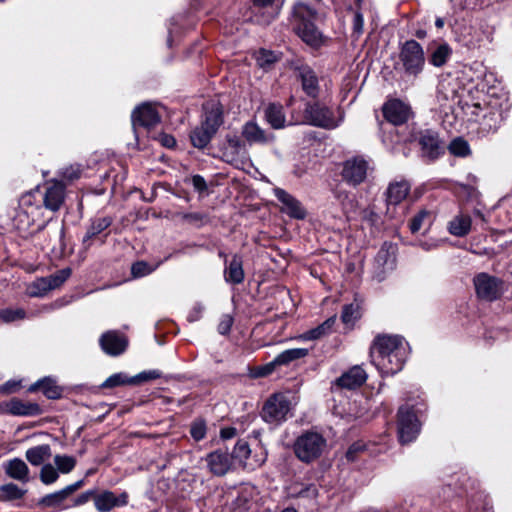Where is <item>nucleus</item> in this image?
<instances>
[{
	"label": "nucleus",
	"instance_id": "1",
	"mask_svg": "<svg viewBox=\"0 0 512 512\" xmlns=\"http://www.w3.org/2000/svg\"><path fill=\"white\" fill-rule=\"evenodd\" d=\"M316 17V10L303 2H298L293 7V29L305 43L311 46H318L322 39V34L314 23Z\"/></svg>",
	"mask_w": 512,
	"mask_h": 512
},
{
	"label": "nucleus",
	"instance_id": "2",
	"mask_svg": "<svg viewBox=\"0 0 512 512\" xmlns=\"http://www.w3.org/2000/svg\"><path fill=\"white\" fill-rule=\"evenodd\" d=\"M327 447V440L318 432L306 431L293 444L295 456L303 463L310 464L319 459Z\"/></svg>",
	"mask_w": 512,
	"mask_h": 512
},
{
	"label": "nucleus",
	"instance_id": "3",
	"mask_svg": "<svg viewBox=\"0 0 512 512\" xmlns=\"http://www.w3.org/2000/svg\"><path fill=\"white\" fill-rule=\"evenodd\" d=\"M291 411L288 397L282 393L270 396L264 403L261 411L262 419L272 425H279L287 420Z\"/></svg>",
	"mask_w": 512,
	"mask_h": 512
},
{
	"label": "nucleus",
	"instance_id": "4",
	"mask_svg": "<svg viewBox=\"0 0 512 512\" xmlns=\"http://www.w3.org/2000/svg\"><path fill=\"white\" fill-rule=\"evenodd\" d=\"M399 57L406 74L417 76L422 72L425 57L423 48L417 41H406L401 47Z\"/></svg>",
	"mask_w": 512,
	"mask_h": 512
},
{
	"label": "nucleus",
	"instance_id": "5",
	"mask_svg": "<svg viewBox=\"0 0 512 512\" xmlns=\"http://www.w3.org/2000/svg\"><path fill=\"white\" fill-rule=\"evenodd\" d=\"M84 480H78L66 487L49 493L40 498L38 504L42 508L52 509L54 511H63L70 509V497L84 485Z\"/></svg>",
	"mask_w": 512,
	"mask_h": 512
},
{
	"label": "nucleus",
	"instance_id": "6",
	"mask_svg": "<svg viewBox=\"0 0 512 512\" xmlns=\"http://www.w3.org/2000/svg\"><path fill=\"white\" fill-rule=\"evenodd\" d=\"M473 283L477 297L484 301H495L504 292V282L485 272L475 275Z\"/></svg>",
	"mask_w": 512,
	"mask_h": 512
},
{
	"label": "nucleus",
	"instance_id": "7",
	"mask_svg": "<svg viewBox=\"0 0 512 512\" xmlns=\"http://www.w3.org/2000/svg\"><path fill=\"white\" fill-rule=\"evenodd\" d=\"M420 432V423L412 407L401 406L398 410V437L402 444L416 439Z\"/></svg>",
	"mask_w": 512,
	"mask_h": 512
},
{
	"label": "nucleus",
	"instance_id": "8",
	"mask_svg": "<svg viewBox=\"0 0 512 512\" xmlns=\"http://www.w3.org/2000/svg\"><path fill=\"white\" fill-rule=\"evenodd\" d=\"M230 456L232 461H238L240 465L248 470H255L262 466L267 459V453L262 447H260L259 452H255L251 456V449L245 440L237 441Z\"/></svg>",
	"mask_w": 512,
	"mask_h": 512
},
{
	"label": "nucleus",
	"instance_id": "9",
	"mask_svg": "<svg viewBox=\"0 0 512 512\" xmlns=\"http://www.w3.org/2000/svg\"><path fill=\"white\" fill-rule=\"evenodd\" d=\"M300 123L332 129L337 126L332 111L319 103H307Z\"/></svg>",
	"mask_w": 512,
	"mask_h": 512
},
{
	"label": "nucleus",
	"instance_id": "10",
	"mask_svg": "<svg viewBox=\"0 0 512 512\" xmlns=\"http://www.w3.org/2000/svg\"><path fill=\"white\" fill-rule=\"evenodd\" d=\"M383 353L370 355L372 364L382 376H392L403 369L407 359V355H404V352L400 350L398 354L396 353L392 356Z\"/></svg>",
	"mask_w": 512,
	"mask_h": 512
},
{
	"label": "nucleus",
	"instance_id": "11",
	"mask_svg": "<svg viewBox=\"0 0 512 512\" xmlns=\"http://www.w3.org/2000/svg\"><path fill=\"white\" fill-rule=\"evenodd\" d=\"M410 184L406 180L391 182L385 192L386 197V215L390 219L397 218L396 207L400 205L410 192Z\"/></svg>",
	"mask_w": 512,
	"mask_h": 512
},
{
	"label": "nucleus",
	"instance_id": "12",
	"mask_svg": "<svg viewBox=\"0 0 512 512\" xmlns=\"http://www.w3.org/2000/svg\"><path fill=\"white\" fill-rule=\"evenodd\" d=\"M404 352L408 355V344L403 337L398 335H378L370 348V355L384 352L383 354L393 355Z\"/></svg>",
	"mask_w": 512,
	"mask_h": 512
},
{
	"label": "nucleus",
	"instance_id": "13",
	"mask_svg": "<svg viewBox=\"0 0 512 512\" xmlns=\"http://www.w3.org/2000/svg\"><path fill=\"white\" fill-rule=\"evenodd\" d=\"M156 103L146 102L136 107L131 115L134 129L138 126L151 128L160 123L161 115Z\"/></svg>",
	"mask_w": 512,
	"mask_h": 512
},
{
	"label": "nucleus",
	"instance_id": "14",
	"mask_svg": "<svg viewBox=\"0 0 512 512\" xmlns=\"http://www.w3.org/2000/svg\"><path fill=\"white\" fill-rule=\"evenodd\" d=\"M368 162L360 156L346 160L343 163V180L352 186H357L365 181L368 172Z\"/></svg>",
	"mask_w": 512,
	"mask_h": 512
},
{
	"label": "nucleus",
	"instance_id": "15",
	"mask_svg": "<svg viewBox=\"0 0 512 512\" xmlns=\"http://www.w3.org/2000/svg\"><path fill=\"white\" fill-rule=\"evenodd\" d=\"M293 70L305 94L312 98L318 97L320 87L315 71L309 65L302 62L295 63Z\"/></svg>",
	"mask_w": 512,
	"mask_h": 512
},
{
	"label": "nucleus",
	"instance_id": "16",
	"mask_svg": "<svg viewBox=\"0 0 512 512\" xmlns=\"http://www.w3.org/2000/svg\"><path fill=\"white\" fill-rule=\"evenodd\" d=\"M382 112L386 121L394 126L406 123L412 116L411 107L399 99L388 100L383 105Z\"/></svg>",
	"mask_w": 512,
	"mask_h": 512
},
{
	"label": "nucleus",
	"instance_id": "17",
	"mask_svg": "<svg viewBox=\"0 0 512 512\" xmlns=\"http://www.w3.org/2000/svg\"><path fill=\"white\" fill-rule=\"evenodd\" d=\"M274 195L281 203V211L290 218L303 220L307 216V211L302 203L293 195L282 188H275Z\"/></svg>",
	"mask_w": 512,
	"mask_h": 512
},
{
	"label": "nucleus",
	"instance_id": "18",
	"mask_svg": "<svg viewBox=\"0 0 512 512\" xmlns=\"http://www.w3.org/2000/svg\"><path fill=\"white\" fill-rule=\"evenodd\" d=\"M99 344L107 355L119 356L126 351L128 339L124 334L116 330H110L101 335Z\"/></svg>",
	"mask_w": 512,
	"mask_h": 512
},
{
	"label": "nucleus",
	"instance_id": "19",
	"mask_svg": "<svg viewBox=\"0 0 512 512\" xmlns=\"http://www.w3.org/2000/svg\"><path fill=\"white\" fill-rule=\"evenodd\" d=\"M43 207L52 212L60 209L65 199V186L59 181H51L41 190Z\"/></svg>",
	"mask_w": 512,
	"mask_h": 512
},
{
	"label": "nucleus",
	"instance_id": "20",
	"mask_svg": "<svg viewBox=\"0 0 512 512\" xmlns=\"http://www.w3.org/2000/svg\"><path fill=\"white\" fill-rule=\"evenodd\" d=\"M128 499V493L125 491L116 495L113 491L104 490L94 495V506L98 512H110L116 507L126 506Z\"/></svg>",
	"mask_w": 512,
	"mask_h": 512
},
{
	"label": "nucleus",
	"instance_id": "21",
	"mask_svg": "<svg viewBox=\"0 0 512 512\" xmlns=\"http://www.w3.org/2000/svg\"><path fill=\"white\" fill-rule=\"evenodd\" d=\"M241 135L250 146L266 145L275 140L273 133L262 129L254 120H250L242 126Z\"/></svg>",
	"mask_w": 512,
	"mask_h": 512
},
{
	"label": "nucleus",
	"instance_id": "22",
	"mask_svg": "<svg viewBox=\"0 0 512 512\" xmlns=\"http://www.w3.org/2000/svg\"><path fill=\"white\" fill-rule=\"evenodd\" d=\"M208 470L214 476H224L232 466V457L225 450H215L205 457Z\"/></svg>",
	"mask_w": 512,
	"mask_h": 512
},
{
	"label": "nucleus",
	"instance_id": "23",
	"mask_svg": "<svg viewBox=\"0 0 512 512\" xmlns=\"http://www.w3.org/2000/svg\"><path fill=\"white\" fill-rule=\"evenodd\" d=\"M396 252L397 246L394 243L384 242L382 244L375 257V263L377 267L381 268V272L377 275L379 280H382V274L394 269L396 264Z\"/></svg>",
	"mask_w": 512,
	"mask_h": 512
},
{
	"label": "nucleus",
	"instance_id": "24",
	"mask_svg": "<svg viewBox=\"0 0 512 512\" xmlns=\"http://www.w3.org/2000/svg\"><path fill=\"white\" fill-rule=\"evenodd\" d=\"M204 119L201 124L216 133L223 124V109L218 101H207L203 105Z\"/></svg>",
	"mask_w": 512,
	"mask_h": 512
},
{
	"label": "nucleus",
	"instance_id": "25",
	"mask_svg": "<svg viewBox=\"0 0 512 512\" xmlns=\"http://www.w3.org/2000/svg\"><path fill=\"white\" fill-rule=\"evenodd\" d=\"M6 411L13 416L32 417L40 415L42 408L36 402L12 398L6 403Z\"/></svg>",
	"mask_w": 512,
	"mask_h": 512
},
{
	"label": "nucleus",
	"instance_id": "26",
	"mask_svg": "<svg viewBox=\"0 0 512 512\" xmlns=\"http://www.w3.org/2000/svg\"><path fill=\"white\" fill-rule=\"evenodd\" d=\"M367 380L366 371L359 365L351 367L344 372L337 380L336 385L346 389H356L363 385Z\"/></svg>",
	"mask_w": 512,
	"mask_h": 512
},
{
	"label": "nucleus",
	"instance_id": "27",
	"mask_svg": "<svg viewBox=\"0 0 512 512\" xmlns=\"http://www.w3.org/2000/svg\"><path fill=\"white\" fill-rule=\"evenodd\" d=\"M419 144L423 156L429 159H435L442 153L438 135L434 131L426 130L422 132L419 138Z\"/></svg>",
	"mask_w": 512,
	"mask_h": 512
},
{
	"label": "nucleus",
	"instance_id": "28",
	"mask_svg": "<svg viewBox=\"0 0 512 512\" xmlns=\"http://www.w3.org/2000/svg\"><path fill=\"white\" fill-rule=\"evenodd\" d=\"M112 224V218L105 217H97L91 220L90 225L87 228V231L82 239V245L85 250H88L91 245L93 239L99 236L102 232L108 229Z\"/></svg>",
	"mask_w": 512,
	"mask_h": 512
},
{
	"label": "nucleus",
	"instance_id": "29",
	"mask_svg": "<svg viewBox=\"0 0 512 512\" xmlns=\"http://www.w3.org/2000/svg\"><path fill=\"white\" fill-rule=\"evenodd\" d=\"M4 471L6 475L21 483H28L30 481V470L27 464L20 458H14L4 464Z\"/></svg>",
	"mask_w": 512,
	"mask_h": 512
},
{
	"label": "nucleus",
	"instance_id": "30",
	"mask_svg": "<svg viewBox=\"0 0 512 512\" xmlns=\"http://www.w3.org/2000/svg\"><path fill=\"white\" fill-rule=\"evenodd\" d=\"M244 270L241 256L238 254L233 255L230 262L226 265L224 270V278L227 283L240 284L244 281Z\"/></svg>",
	"mask_w": 512,
	"mask_h": 512
},
{
	"label": "nucleus",
	"instance_id": "31",
	"mask_svg": "<svg viewBox=\"0 0 512 512\" xmlns=\"http://www.w3.org/2000/svg\"><path fill=\"white\" fill-rule=\"evenodd\" d=\"M247 151L245 142L239 137H232L227 140L224 157L227 162L235 163L246 157Z\"/></svg>",
	"mask_w": 512,
	"mask_h": 512
},
{
	"label": "nucleus",
	"instance_id": "32",
	"mask_svg": "<svg viewBox=\"0 0 512 512\" xmlns=\"http://www.w3.org/2000/svg\"><path fill=\"white\" fill-rule=\"evenodd\" d=\"M265 119L273 129H282L286 125L284 108L280 103H270L264 111Z\"/></svg>",
	"mask_w": 512,
	"mask_h": 512
},
{
	"label": "nucleus",
	"instance_id": "33",
	"mask_svg": "<svg viewBox=\"0 0 512 512\" xmlns=\"http://www.w3.org/2000/svg\"><path fill=\"white\" fill-rule=\"evenodd\" d=\"M30 392L41 390L48 399H58L61 397L62 389L51 377H44L33 383L29 389Z\"/></svg>",
	"mask_w": 512,
	"mask_h": 512
},
{
	"label": "nucleus",
	"instance_id": "34",
	"mask_svg": "<svg viewBox=\"0 0 512 512\" xmlns=\"http://www.w3.org/2000/svg\"><path fill=\"white\" fill-rule=\"evenodd\" d=\"M51 455V447L48 444L31 447L25 453L27 461L33 466L44 465Z\"/></svg>",
	"mask_w": 512,
	"mask_h": 512
},
{
	"label": "nucleus",
	"instance_id": "35",
	"mask_svg": "<svg viewBox=\"0 0 512 512\" xmlns=\"http://www.w3.org/2000/svg\"><path fill=\"white\" fill-rule=\"evenodd\" d=\"M43 207L41 199V189L37 187L35 190L22 195L20 199V208L30 211L31 214L39 211Z\"/></svg>",
	"mask_w": 512,
	"mask_h": 512
},
{
	"label": "nucleus",
	"instance_id": "36",
	"mask_svg": "<svg viewBox=\"0 0 512 512\" xmlns=\"http://www.w3.org/2000/svg\"><path fill=\"white\" fill-rule=\"evenodd\" d=\"M215 134L216 133H214L213 130H210L201 124L191 131L190 140L195 148L203 149L210 143Z\"/></svg>",
	"mask_w": 512,
	"mask_h": 512
},
{
	"label": "nucleus",
	"instance_id": "37",
	"mask_svg": "<svg viewBox=\"0 0 512 512\" xmlns=\"http://www.w3.org/2000/svg\"><path fill=\"white\" fill-rule=\"evenodd\" d=\"M471 224L470 216L459 215L449 222L448 230L454 236L463 237L470 232Z\"/></svg>",
	"mask_w": 512,
	"mask_h": 512
},
{
	"label": "nucleus",
	"instance_id": "38",
	"mask_svg": "<svg viewBox=\"0 0 512 512\" xmlns=\"http://www.w3.org/2000/svg\"><path fill=\"white\" fill-rule=\"evenodd\" d=\"M500 124V113H498L497 111H489L488 113L483 115L479 129L482 135L486 136L491 133H495L499 129Z\"/></svg>",
	"mask_w": 512,
	"mask_h": 512
},
{
	"label": "nucleus",
	"instance_id": "39",
	"mask_svg": "<svg viewBox=\"0 0 512 512\" xmlns=\"http://www.w3.org/2000/svg\"><path fill=\"white\" fill-rule=\"evenodd\" d=\"M308 355V349L305 348H292L287 349L274 358V363L277 366L288 365L289 363L304 358Z\"/></svg>",
	"mask_w": 512,
	"mask_h": 512
},
{
	"label": "nucleus",
	"instance_id": "40",
	"mask_svg": "<svg viewBox=\"0 0 512 512\" xmlns=\"http://www.w3.org/2000/svg\"><path fill=\"white\" fill-rule=\"evenodd\" d=\"M336 322V316H332L328 318L326 321H324L319 326L308 330L304 333L303 337L306 340H316L319 339L327 334H329L332 330V327L334 326Z\"/></svg>",
	"mask_w": 512,
	"mask_h": 512
},
{
	"label": "nucleus",
	"instance_id": "41",
	"mask_svg": "<svg viewBox=\"0 0 512 512\" xmlns=\"http://www.w3.org/2000/svg\"><path fill=\"white\" fill-rule=\"evenodd\" d=\"M26 492V489H22L14 483H7L0 486V499L3 501L20 500Z\"/></svg>",
	"mask_w": 512,
	"mask_h": 512
},
{
	"label": "nucleus",
	"instance_id": "42",
	"mask_svg": "<svg viewBox=\"0 0 512 512\" xmlns=\"http://www.w3.org/2000/svg\"><path fill=\"white\" fill-rule=\"evenodd\" d=\"M448 150L452 155L456 157L464 158L471 155L470 145L468 141L462 137L453 139L448 146Z\"/></svg>",
	"mask_w": 512,
	"mask_h": 512
},
{
	"label": "nucleus",
	"instance_id": "43",
	"mask_svg": "<svg viewBox=\"0 0 512 512\" xmlns=\"http://www.w3.org/2000/svg\"><path fill=\"white\" fill-rule=\"evenodd\" d=\"M451 53L452 50L448 44H441L432 52L429 61L435 67H441L447 62Z\"/></svg>",
	"mask_w": 512,
	"mask_h": 512
},
{
	"label": "nucleus",
	"instance_id": "44",
	"mask_svg": "<svg viewBox=\"0 0 512 512\" xmlns=\"http://www.w3.org/2000/svg\"><path fill=\"white\" fill-rule=\"evenodd\" d=\"M35 217L34 214H31L30 211L19 209L14 218V226L20 232H26L30 226L34 223Z\"/></svg>",
	"mask_w": 512,
	"mask_h": 512
},
{
	"label": "nucleus",
	"instance_id": "45",
	"mask_svg": "<svg viewBox=\"0 0 512 512\" xmlns=\"http://www.w3.org/2000/svg\"><path fill=\"white\" fill-rule=\"evenodd\" d=\"M54 463L59 473L68 474L75 468L76 459L73 456L58 454L54 457Z\"/></svg>",
	"mask_w": 512,
	"mask_h": 512
},
{
	"label": "nucleus",
	"instance_id": "46",
	"mask_svg": "<svg viewBox=\"0 0 512 512\" xmlns=\"http://www.w3.org/2000/svg\"><path fill=\"white\" fill-rule=\"evenodd\" d=\"M432 220L433 215L431 212L427 210H421L412 218L410 222V231L412 233H417L426 222L428 225H430Z\"/></svg>",
	"mask_w": 512,
	"mask_h": 512
},
{
	"label": "nucleus",
	"instance_id": "47",
	"mask_svg": "<svg viewBox=\"0 0 512 512\" xmlns=\"http://www.w3.org/2000/svg\"><path fill=\"white\" fill-rule=\"evenodd\" d=\"M59 474L60 473L55 466L47 463L42 466L39 473V478L43 484L51 485L58 480Z\"/></svg>",
	"mask_w": 512,
	"mask_h": 512
},
{
	"label": "nucleus",
	"instance_id": "48",
	"mask_svg": "<svg viewBox=\"0 0 512 512\" xmlns=\"http://www.w3.org/2000/svg\"><path fill=\"white\" fill-rule=\"evenodd\" d=\"M359 318L360 311L357 304H347L343 307L341 319L345 325L352 326Z\"/></svg>",
	"mask_w": 512,
	"mask_h": 512
},
{
	"label": "nucleus",
	"instance_id": "49",
	"mask_svg": "<svg viewBox=\"0 0 512 512\" xmlns=\"http://www.w3.org/2000/svg\"><path fill=\"white\" fill-rule=\"evenodd\" d=\"M122 385H132L131 377L123 372L115 373L109 376L102 384V388H114Z\"/></svg>",
	"mask_w": 512,
	"mask_h": 512
},
{
	"label": "nucleus",
	"instance_id": "50",
	"mask_svg": "<svg viewBox=\"0 0 512 512\" xmlns=\"http://www.w3.org/2000/svg\"><path fill=\"white\" fill-rule=\"evenodd\" d=\"M53 290L47 277L37 279L29 288V294L33 297L44 296L47 292Z\"/></svg>",
	"mask_w": 512,
	"mask_h": 512
},
{
	"label": "nucleus",
	"instance_id": "51",
	"mask_svg": "<svg viewBox=\"0 0 512 512\" xmlns=\"http://www.w3.org/2000/svg\"><path fill=\"white\" fill-rule=\"evenodd\" d=\"M26 316V313L23 309L17 308V309H11L6 308L0 310V319L6 323L14 322L17 320H22Z\"/></svg>",
	"mask_w": 512,
	"mask_h": 512
},
{
	"label": "nucleus",
	"instance_id": "52",
	"mask_svg": "<svg viewBox=\"0 0 512 512\" xmlns=\"http://www.w3.org/2000/svg\"><path fill=\"white\" fill-rule=\"evenodd\" d=\"M159 264L151 266L145 261L135 262L131 267V273L135 278L144 277L152 273Z\"/></svg>",
	"mask_w": 512,
	"mask_h": 512
},
{
	"label": "nucleus",
	"instance_id": "53",
	"mask_svg": "<svg viewBox=\"0 0 512 512\" xmlns=\"http://www.w3.org/2000/svg\"><path fill=\"white\" fill-rule=\"evenodd\" d=\"M71 275L70 268H64L57 271L55 274L48 276V280L52 289L60 287Z\"/></svg>",
	"mask_w": 512,
	"mask_h": 512
},
{
	"label": "nucleus",
	"instance_id": "54",
	"mask_svg": "<svg viewBox=\"0 0 512 512\" xmlns=\"http://www.w3.org/2000/svg\"><path fill=\"white\" fill-rule=\"evenodd\" d=\"M276 61V54L269 50L261 49L257 55V63L260 67L264 69H268Z\"/></svg>",
	"mask_w": 512,
	"mask_h": 512
},
{
	"label": "nucleus",
	"instance_id": "55",
	"mask_svg": "<svg viewBox=\"0 0 512 512\" xmlns=\"http://www.w3.org/2000/svg\"><path fill=\"white\" fill-rule=\"evenodd\" d=\"M161 377V372L159 370H148L143 371L133 377H131V384L138 385L143 382H148L150 380L158 379Z\"/></svg>",
	"mask_w": 512,
	"mask_h": 512
},
{
	"label": "nucleus",
	"instance_id": "56",
	"mask_svg": "<svg viewBox=\"0 0 512 512\" xmlns=\"http://www.w3.org/2000/svg\"><path fill=\"white\" fill-rule=\"evenodd\" d=\"M207 432L206 423L203 420L194 421L190 427L191 437L195 441H201L205 438Z\"/></svg>",
	"mask_w": 512,
	"mask_h": 512
},
{
	"label": "nucleus",
	"instance_id": "57",
	"mask_svg": "<svg viewBox=\"0 0 512 512\" xmlns=\"http://www.w3.org/2000/svg\"><path fill=\"white\" fill-rule=\"evenodd\" d=\"M96 494L95 490H87L77 497H70V509L78 506H82L89 502L91 499L94 500V495Z\"/></svg>",
	"mask_w": 512,
	"mask_h": 512
},
{
	"label": "nucleus",
	"instance_id": "58",
	"mask_svg": "<svg viewBox=\"0 0 512 512\" xmlns=\"http://www.w3.org/2000/svg\"><path fill=\"white\" fill-rule=\"evenodd\" d=\"M276 367H277V364L274 363V359H273L271 362L251 370L250 376L252 378L266 377V376L270 375L275 370Z\"/></svg>",
	"mask_w": 512,
	"mask_h": 512
},
{
	"label": "nucleus",
	"instance_id": "59",
	"mask_svg": "<svg viewBox=\"0 0 512 512\" xmlns=\"http://www.w3.org/2000/svg\"><path fill=\"white\" fill-rule=\"evenodd\" d=\"M234 319L230 314H224L220 318L217 330L221 335H227L233 325Z\"/></svg>",
	"mask_w": 512,
	"mask_h": 512
},
{
	"label": "nucleus",
	"instance_id": "60",
	"mask_svg": "<svg viewBox=\"0 0 512 512\" xmlns=\"http://www.w3.org/2000/svg\"><path fill=\"white\" fill-rule=\"evenodd\" d=\"M366 449V444L363 441L354 442L346 452V458L349 461H354L357 455Z\"/></svg>",
	"mask_w": 512,
	"mask_h": 512
},
{
	"label": "nucleus",
	"instance_id": "61",
	"mask_svg": "<svg viewBox=\"0 0 512 512\" xmlns=\"http://www.w3.org/2000/svg\"><path fill=\"white\" fill-rule=\"evenodd\" d=\"M80 175L81 168L79 165H71L69 167L64 168L61 172V176L68 181L78 179Z\"/></svg>",
	"mask_w": 512,
	"mask_h": 512
},
{
	"label": "nucleus",
	"instance_id": "62",
	"mask_svg": "<svg viewBox=\"0 0 512 512\" xmlns=\"http://www.w3.org/2000/svg\"><path fill=\"white\" fill-rule=\"evenodd\" d=\"M353 34L358 38L363 33L364 18L360 11H355L352 21Z\"/></svg>",
	"mask_w": 512,
	"mask_h": 512
},
{
	"label": "nucleus",
	"instance_id": "63",
	"mask_svg": "<svg viewBox=\"0 0 512 512\" xmlns=\"http://www.w3.org/2000/svg\"><path fill=\"white\" fill-rule=\"evenodd\" d=\"M204 310L205 307L201 303H196L189 311L187 315V320L189 322L198 321L202 317Z\"/></svg>",
	"mask_w": 512,
	"mask_h": 512
},
{
	"label": "nucleus",
	"instance_id": "64",
	"mask_svg": "<svg viewBox=\"0 0 512 512\" xmlns=\"http://www.w3.org/2000/svg\"><path fill=\"white\" fill-rule=\"evenodd\" d=\"M192 185L198 192H204L207 190V184L205 179L200 175H194L192 177Z\"/></svg>",
	"mask_w": 512,
	"mask_h": 512
}]
</instances>
